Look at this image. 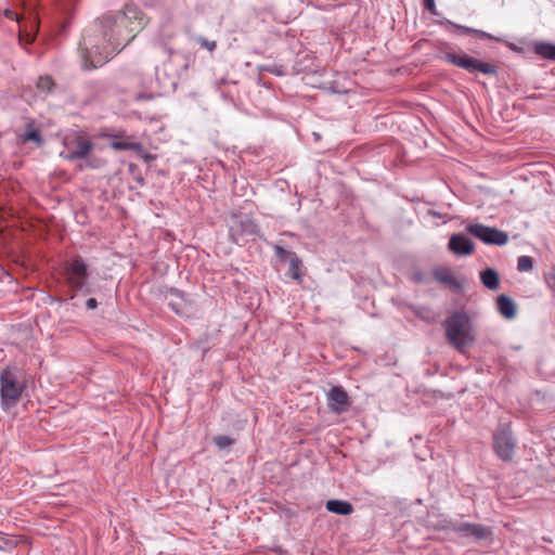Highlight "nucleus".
Segmentation results:
<instances>
[{
    "label": "nucleus",
    "mask_w": 555,
    "mask_h": 555,
    "mask_svg": "<svg viewBox=\"0 0 555 555\" xmlns=\"http://www.w3.org/2000/svg\"><path fill=\"white\" fill-rule=\"evenodd\" d=\"M135 165L129 164V171L134 173Z\"/></svg>",
    "instance_id": "nucleus-37"
},
{
    "label": "nucleus",
    "mask_w": 555,
    "mask_h": 555,
    "mask_svg": "<svg viewBox=\"0 0 555 555\" xmlns=\"http://www.w3.org/2000/svg\"><path fill=\"white\" fill-rule=\"evenodd\" d=\"M64 275L68 286L76 292L90 294L89 287V266L80 257L74 258L64 267Z\"/></svg>",
    "instance_id": "nucleus-5"
},
{
    "label": "nucleus",
    "mask_w": 555,
    "mask_h": 555,
    "mask_svg": "<svg viewBox=\"0 0 555 555\" xmlns=\"http://www.w3.org/2000/svg\"><path fill=\"white\" fill-rule=\"evenodd\" d=\"M86 307L88 309H95L98 307V301L95 298H89L87 301H86Z\"/></svg>",
    "instance_id": "nucleus-33"
},
{
    "label": "nucleus",
    "mask_w": 555,
    "mask_h": 555,
    "mask_svg": "<svg viewBox=\"0 0 555 555\" xmlns=\"http://www.w3.org/2000/svg\"><path fill=\"white\" fill-rule=\"evenodd\" d=\"M466 231L487 245L503 246L508 242L506 232L482 223H470Z\"/></svg>",
    "instance_id": "nucleus-7"
},
{
    "label": "nucleus",
    "mask_w": 555,
    "mask_h": 555,
    "mask_svg": "<svg viewBox=\"0 0 555 555\" xmlns=\"http://www.w3.org/2000/svg\"><path fill=\"white\" fill-rule=\"evenodd\" d=\"M325 507L328 512L341 516L350 515L353 512L352 504L345 500H328L325 504Z\"/></svg>",
    "instance_id": "nucleus-15"
},
{
    "label": "nucleus",
    "mask_w": 555,
    "mask_h": 555,
    "mask_svg": "<svg viewBox=\"0 0 555 555\" xmlns=\"http://www.w3.org/2000/svg\"><path fill=\"white\" fill-rule=\"evenodd\" d=\"M496 307L499 312L505 318V319H514L516 317V305L515 301L507 295H499L496 297Z\"/></svg>",
    "instance_id": "nucleus-14"
},
{
    "label": "nucleus",
    "mask_w": 555,
    "mask_h": 555,
    "mask_svg": "<svg viewBox=\"0 0 555 555\" xmlns=\"http://www.w3.org/2000/svg\"><path fill=\"white\" fill-rule=\"evenodd\" d=\"M194 40L204 49L212 52L217 48V42L215 40H209L205 37L197 36Z\"/></svg>",
    "instance_id": "nucleus-23"
},
{
    "label": "nucleus",
    "mask_w": 555,
    "mask_h": 555,
    "mask_svg": "<svg viewBox=\"0 0 555 555\" xmlns=\"http://www.w3.org/2000/svg\"><path fill=\"white\" fill-rule=\"evenodd\" d=\"M533 51L535 54L541 56L542 59L554 61L555 62V44L550 42H535L533 46Z\"/></svg>",
    "instance_id": "nucleus-18"
},
{
    "label": "nucleus",
    "mask_w": 555,
    "mask_h": 555,
    "mask_svg": "<svg viewBox=\"0 0 555 555\" xmlns=\"http://www.w3.org/2000/svg\"><path fill=\"white\" fill-rule=\"evenodd\" d=\"M433 274L435 279L442 284L449 285L456 291L462 288L461 282L455 279L448 269H435Z\"/></svg>",
    "instance_id": "nucleus-16"
},
{
    "label": "nucleus",
    "mask_w": 555,
    "mask_h": 555,
    "mask_svg": "<svg viewBox=\"0 0 555 555\" xmlns=\"http://www.w3.org/2000/svg\"><path fill=\"white\" fill-rule=\"evenodd\" d=\"M25 386L18 380L16 369L7 366L0 373V404L4 411L14 408Z\"/></svg>",
    "instance_id": "nucleus-4"
},
{
    "label": "nucleus",
    "mask_w": 555,
    "mask_h": 555,
    "mask_svg": "<svg viewBox=\"0 0 555 555\" xmlns=\"http://www.w3.org/2000/svg\"><path fill=\"white\" fill-rule=\"evenodd\" d=\"M111 147L116 151H140V142L134 141L131 137L116 139L111 142Z\"/></svg>",
    "instance_id": "nucleus-19"
},
{
    "label": "nucleus",
    "mask_w": 555,
    "mask_h": 555,
    "mask_svg": "<svg viewBox=\"0 0 555 555\" xmlns=\"http://www.w3.org/2000/svg\"><path fill=\"white\" fill-rule=\"evenodd\" d=\"M62 151L59 156L67 162L86 160V165H79L78 168L82 170L85 167L90 169H98L101 167V160L93 158L90 155L94 150L92 140L81 131H70L62 139Z\"/></svg>",
    "instance_id": "nucleus-2"
},
{
    "label": "nucleus",
    "mask_w": 555,
    "mask_h": 555,
    "mask_svg": "<svg viewBox=\"0 0 555 555\" xmlns=\"http://www.w3.org/2000/svg\"><path fill=\"white\" fill-rule=\"evenodd\" d=\"M448 247L459 256H468L474 251V243L463 233L451 235Z\"/></svg>",
    "instance_id": "nucleus-13"
},
{
    "label": "nucleus",
    "mask_w": 555,
    "mask_h": 555,
    "mask_svg": "<svg viewBox=\"0 0 555 555\" xmlns=\"http://www.w3.org/2000/svg\"><path fill=\"white\" fill-rule=\"evenodd\" d=\"M453 531L461 537H472L477 541L487 540L492 535L491 528L481 524L461 522L453 528Z\"/></svg>",
    "instance_id": "nucleus-10"
},
{
    "label": "nucleus",
    "mask_w": 555,
    "mask_h": 555,
    "mask_svg": "<svg viewBox=\"0 0 555 555\" xmlns=\"http://www.w3.org/2000/svg\"><path fill=\"white\" fill-rule=\"evenodd\" d=\"M141 10L126 4L117 12H107L96 18L82 33L79 42L81 67L86 70L107 63L135 38L142 28Z\"/></svg>",
    "instance_id": "nucleus-1"
},
{
    "label": "nucleus",
    "mask_w": 555,
    "mask_h": 555,
    "mask_svg": "<svg viewBox=\"0 0 555 555\" xmlns=\"http://www.w3.org/2000/svg\"><path fill=\"white\" fill-rule=\"evenodd\" d=\"M134 179H135V181L138 182L139 185H141V186L144 185V179H143V177L141 175H135Z\"/></svg>",
    "instance_id": "nucleus-35"
},
{
    "label": "nucleus",
    "mask_w": 555,
    "mask_h": 555,
    "mask_svg": "<svg viewBox=\"0 0 555 555\" xmlns=\"http://www.w3.org/2000/svg\"><path fill=\"white\" fill-rule=\"evenodd\" d=\"M448 343L459 351L475 341L473 322L464 311H454L443 322Z\"/></svg>",
    "instance_id": "nucleus-3"
},
{
    "label": "nucleus",
    "mask_w": 555,
    "mask_h": 555,
    "mask_svg": "<svg viewBox=\"0 0 555 555\" xmlns=\"http://www.w3.org/2000/svg\"><path fill=\"white\" fill-rule=\"evenodd\" d=\"M264 69L275 76H284L285 75V69L282 65H269V66H266Z\"/></svg>",
    "instance_id": "nucleus-29"
},
{
    "label": "nucleus",
    "mask_w": 555,
    "mask_h": 555,
    "mask_svg": "<svg viewBox=\"0 0 555 555\" xmlns=\"http://www.w3.org/2000/svg\"><path fill=\"white\" fill-rule=\"evenodd\" d=\"M24 140L33 141V142L37 143L38 145L43 144V139L37 129H27L24 134Z\"/></svg>",
    "instance_id": "nucleus-22"
},
{
    "label": "nucleus",
    "mask_w": 555,
    "mask_h": 555,
    "mask_svg": "<svg viewBox=\"0 0 555 555\" xmlns=\"http://www.w3.org/2000/svg\"><path fill=\"white\" fill-rule=\"evenodd\" d=\"M273 249H274V253H275V256L281 259V260H287V254H289L291 251H287L285 250L282 246L280 245H274L273 246Z\"/></svg>",
    "instance_id": "nucleus-31"
},
{
    "label": "nucleus",
    "mask_w": 555,
    "mask_h": 555,
    "mask_svg": "<svg viewBox=\"0 0 555 555\" xmlns=\"http://www.w3.org/2000/svg\"><path fill=\"white\" fill-rule=\"evenodd\" d=\"M327 405L334 413H343L350 405L349 397L346 390L340 386H334L327 392Z\"/></svg>",
    "instance_id": "nucleus-12"
},
{
    "label": "nucleus",
    "mask_w": 555,
    "mask_h": 555,
    "mask_svg": "<svg viewBox=\"0 0 555 555\" xmlns=\"http://www.w3.org/2000/svg\"><path fill=\"white\" fill-rule=\"evenodd\" d=\"M37 87L41 91L51 92L52 88L54 87V82L50 77L44 76L39 78Z\"/></svg>",
    "instance_id": "nucleus-24"
},
{
    "label": "nucleus",
    "mask_w": 555,
    "mask_h": 555,
    "mask_svg": "<svg viewBox=\"0 0 555 555\" xmlns=\"http://www.w3.org/2000/svg\"><path fill=\"white\" fill-rule=\"evenodd\" d=\"M165 298L170 309L178 315L186 317L190 312L191 302L185 294L177 288L167 291Z\"/></svg>",
    "instance_id": "nucleus-11"
},
{
    "label": "nucleus",
    "mask_w": 555,
    "mask_h": 555,
    "mask_svg": "<svg viewBox=\"0 0 555 555\" xmlns=\"http://www.w3.org/2000/svg\"><path fill=\"white\" fill-rule=\"evenodd\" d=\"M496 455L503 461H511L515 453V441L508 428L502 427L493 435Z\"/></svg>",
    "instance_id": "nucleus-9"
},
{
    "label": "nucleus",
    "mask_w": 555,
    "mask_h": 555,
    "mask_svg": "<svg viewBox=\"0 0 555 555\" xmlns=\"http://www.w3.org/2000/svg\"><path fill=\"white\" fill-rule=\"evenodd\" d=\"M444 61L451 63L457 67L465 68L470 73L480 72L485 75H496L498 68L487 62L476 60L466 54H456L453 52H447L443 55Z\"/></svg>",
    "instance_id": "nucleus-6"
},
{
    "label": "nucleus",
    "mask_w": 555,
    "mask_h": 555,
    "mask_svg": "<svg viewBox=\"0 0 555 555\" xmlns=\"http://www.w3.org/2000/svg\"><path fill=\"white\" fill-rule=\"evenodd\" d=\"M139 157H141L145 163H151L156 159V156L146 152L143 145L140 143V151H134Z\"/></svg>",
    "instance_id": "nucleus-26"
},
{
    "label": "nucleus",
    "mask_w": 555,
    "mask_h": 555,
    "mask_svg": "<svg viewBox=\"0 0 555 555\" xmlns=\"http://www.w3.org/2000/svg\"><path fill=\"white\" fill-rule=\"evenodd\" d=\"M547 281H553V282L555 283V272L550 273V274L547 275Z\"/></svg>",
    "instance_id": "nucleus-36"
},
{
    "label": "nucleus",
    "mask_w": 555,
    "mask_h": 555,
    "mask_svg": "<svg viewBox=\"0 0 555 555\" xmlns=\"http://www.w3.org/2000/svg\"><path fill=\"white\" fill-rule=\"evenodd\" d=\"M474 35L478 36L480 39H488V40H493V41H498V42L502 41V39L500 37L493 36L489 33H486L483 30L476 29V28H475Z\"/></svg>",
    "instance_id": "nucleus-27"
},
{
    "label": "nucleus",
    "mask_w": 555,
    "mask_h": 555,
    "mask_svg": "<svg viewBox=\"0 0 555 555\" xmlns=\"http://www.w3.org/2000/svg\"><path fill=\"white\" fill-rule=\"evenodd\" d=\"M413 280L417 283L423 282V273L422 272H415L413 274Z\"/></svg>",
    "instance_id": "nucleus-34"
},
{
    "label": "nucleus",
    "mask_w": 555,
    "mask_h": 555,
    "mask_svg": "<svg viewBox=\"0 0 555 555\" xmlns=\"http://www.w3.org/2000/svg\"><path fill=\"white\" fill-rule=\"evenodd\" d=\"M440 25L454 27L456 29L462 30L465 34H474V31H475V28H472V27H468V26H463V25L456 24L454 22H451L449 20L441 21Z\"/></svg>",
    "instance_id": "nucleus-25"
},
{
    "label": "nucleus",
    "mask_w": 555,
    "mask_h": 555,
    "mask_svg": "<svg viewBox=\"0 0 555 555\" xmlns=\"http://www.w3.org/2000/svg\"><path fill=\"white\" fill-rule=\"evenodd\" d=\"M258 224L248 216H233L229 225V234L235 244H240L244 236L257 235Z\"/></svg>",
    "instance_id": "nucleus-8"
},
{
    "label": "nucleus",
    "mask_w": 555,
    "mask_h": 555,
    "mask_svg": "<svg viewBox=\"0 0 555 555\" xmlns=\"http://www.w3.org/2000/svg\"><path fill=\"white\" fill-rule=\"evenodd\" d=\"M287 260L289 261V268L288 271L286 272V275L295 281H299V269L301 266V260L299 259L295 251H291L289 254H287Z\"/></svg>",
    "instance_id": "nucleus-20"
},
{
    "label": "nucleus",
    "mask_w": 555,
    "mask_h": 555,
    "mask_svg": "<svg viewBox=\"0 0 555 555\" xmlns=\"http://www.w3.org/2000/svg\"><path fill=\"white\" fill-rule=\"evenodd\" d=\"M215 443L218 448L224 449L232 443V439L227 436H219L215 439Z\"/></svg>",
    "instance_id": "nucleus-30"
},
{
    "label": "nucleus",
    "mask_w": 555,
    "mask_h": 555,
    "mask_svg": "<svg viewBox=\"0 0 555 555\" xmlns=\"http://www.w3.org/2000/svg\"><path fill=\"white\" fill-rule=\"evenodd\" d=\"M424 7L434 15H437L435 0H423Z\"/></svg>",
    "instance_id": "nucleus-32"
},
{
    "label": "nucleus",
    "mask_w": 555,
    "mask_h": 555,
    "mask_svg": "<svg viewBox=\"0 0 555 555\" xmlns=\"http://www.w3.org/2000/svg\"><path fill=\"white\" fill-rule=\"evenodd\" d=\"M533 268V260L530 256H520L517 259V270L519 272H529Z\"/></svg>",
    "instance_id": "nucleus-21"
},
{
    "label": "nucleus",
    "mask_w": 555,
    "mask_h": 555,
    "mask_svg": "<svg viewBox=\"0 0 555 555\" xmlns=\"http://www.w3.org/2000/svg\"><path fill=\"white\" fill-rule=\"evenodd\" d=\"M12 14H13L12 12H8L7 16H12Z\"/></svg>",
    "instance_id": "nucleus-38"
},
{
    "label": "nucleus",
    "mask_w": 555,
    "mask_h": 555,
    "mask_svg": "<svg viewBox=\"0 0 555 555\" xmlns=\"http://www.w3.org/2000/svg\"><path fill=\"white\" fill-rule=\"evenodd\" d=\"M474 35L478 36L480 39H488V40H493V41H498V42L502 41V39L500 37L493 36L489 33H486L483 30L476 29V28H475Z\"/></svg>",
    "instance_id": "nucleus-28"
},
{
    "label": "nucleus",
    "mask_w": 555,
    "mask_h": 555,
    "mask_svg": "<svg viewBox=\"0 0 555 555\" xmlns=\"http://www.w3.org/2000/svg\"><path fill=\"white\" fill-rule=\"evenodd\" d=\"M480 281L490 291H495L500 285L499 273L493 268L482 270L480 272Z\"/></svg>",
    "instance_id": "nucleus-17"
}]
</instances>
